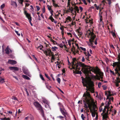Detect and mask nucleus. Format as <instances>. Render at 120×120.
Wrapping results in <instances>:
<instances>
[{
  "label": "nucleus",
  "mask_w": 120,
  "mask_h": 120,
  "mask_svg": "<svg viewBox=\"0 0 120 120\" xmlns=\"http://www.w3.org/2000/svg\"><path fill=\"white\" fill-rule=\"evenodd\" d=\"M72 60V61L71 63L72 68H70L71 69H73L79 70L80 69V67H81L84 69L83 71L84 73L87 74H89V71L92 68V67L86 65L81 62L78 63L76 58H73Z\"/></svg>",
  "instance_id": "nucleus-1"
},
{
  "label": "nucleus",
  "mask_w": 120,
  "mask_h": 120,
  "mask_svg": "<svg viewBox=\"0 0 120 120\" xmlns=\"http://www.w3.org/2000/svg\"><path fill=\"white\" fill-rule=\"evenodd\" d=\"M81 78H83L82 77ZM82 80L83 86L86 87V93L87 91H87L88 90L90 91L92 93H94V85L93 82L91 80L89 81L84 79L83 78L82 79Z\"/></svg>",
  "instance_id": "nucleus-2"
},
{
  "label": "nucleus",
  "mask_w": 120,
  "mask_h": 120,
  "mask_svg": "<svg viewBox=\"0 0 120 120\" xmlns=\"http://www.w3.org/2000/svg\"><path fill=\"white\" fill-rule=\"evenodd\" d=\"M87 93H84L83 95V98L84 99L83 100L84 102V107L86 108H88V102H89L91 105V108L92 105L91 102L93 101V100L90 97V95L89 93L87 91Z\"/></svg>",
  "instance_id": "nucleus-3"
},
{
  "label": "nucleus",
  "mask_w": 120,
  "mask_h": 120,
  "mask_svg": "<svg viewBox=\"0 0 120 120\" xmlns=\"http://www.w3.org/2000/svg\"><path fill=\"white\" fill-rule=\"evenodd\" d=\"M92 71L94 72V73L97 74L96 75V79L99 80L101 81V79H103V73L100 71V70L98 67H97V69H95L94 67H92L90 71H89V74H91V72Z\"/></svg>",
  "instance_id": "nucleus-4"
},
{
  "label": "nucleus",
  "mask_w": 120,
  "mask_h": 120,
  "mask_svg": "<svg viewBox=\"0 0 120 120\" xmlns=\"http://www.w3.org/2000/svg\"><path fill=\"white\" fill-rule=\"evenodd\" d=\"M94 30L92 28H90L89 29L88 31V32H89L88 37L89 38H90L89 39V42L90 43V46H92V48H95L96 47L95 46H94L92 45L93 42L95 38L96 37V36L94 33Z\"/></svg>",
  "instance_id": "nucleus-5"
},
{
  "label": "nucleus",
  "mask_w": 120,
  "mask_h": 120,
  "mask_svg": "<svg viewBox=\"0 0 120 120\" xmlns=\"http://www.w3.org/2000/svg\"><path fill=\"white\" fill-rule=\"evenodd\" d=\"M34 105L37 109L39 110L41 113L42 115L44 118L45 119V117L44 115V111L41 105L38 102H35L34 103Z\"/></svg>",
  "instance_id": "nucleus-6"
},
{
  "label": "nucleus",
  "mask_w": 120,
  "mask_h": 120,
  "mask_svg": "<svg viewBox=\"0 0 120 120\" xmlns=\"http://www.w3.org/2000/svg\"><path fill=\"white\" fill-rule=\"evenodd\" d=\"M93 102L94 103V102ZM88 108L90 109V112L91 113L92 116L93 117H94L95 116V114L96 113L95 108L97 107V106L95 105L94 103V106H93V110H92L91 108V105H90L89 102H88Z\"/></svg>",
  "instance_id": "nucleus-7"
},
{
  "label": "nucleus",
  "mask_w": 120,
  "mask_h": 120,
  "mask_svg": "<svg viewBox=\"0 0 120 120\" xmlns=\"http://www.w3.org/2000/svg\"><path fill=\"white\" fill-rule=\"evenodd\" d=\"M110 108L109 106L108 108H107V110L106 112L105 113L102 115V118L103 119H105V120H107V119L108 117V112L109 111V109Z\"/></svg>",
  "instance_id": "nucleus-8"
},
{
  "label": "nucleus",
  "mask_w": 120,
  "mask_h": 120,
  "mask_svg": "<svg viewBox=\"0 0 120 120\" xmlns=\"http://www.w3.org/2000/svg\"><path fill=\"white\" fill-rule=\"evenodd\" d=\"M60 111L63 115H66L68 117L69 116V114L67 112L64 108H61Z\"/></svg>",
  "instance_id": "nucleus-9"
},
{
  "label": "nucleus",
  "mask_w": 120,
  "mask_h": 120,
  "mask_svg": "<svg viewBox=\"0 0 120 120\" xmlns=\"http://www.w3.org/2000/svg\"><path fill=\"white\" fill-rule=\"evenodd\" d=\"M47 54H45L47 56H54L53 52H52L51 49H47Z\"/></svg>",
  "instance_id": "nucleus-10"
},
{
  "label": "nucleus",
  "mask_w": 120,
  "mask_h": 120,
  "mask_svg": "<svg viewBox=\"0 0 120 120\" xmlns=\"http://www.w3.org/2000/svg\"><path fill=\"white\" fill-rule=\"evenodd\" d=\"M24 13L29 21L32 20V17L30 14L27 13L26 11L24 10Z\"/></svg>",
  "instance_id": "nucleus-11"
},
{
  "label": "nucleus",
  "mask_w": 120,
  "mask_h": 120,
  "mask_svg": "<svg viewBox=\"0 0 120 120\" xmlns=\"http://www.w3.org/2000/svg\"><path fill=\"white\" fill-rule=\"evenodd\" d=\"M43 48V46L41 45L40 44V46H38L37 48V49H38L39 48L40 49V50H42V51L45 54H47V49L45 50H44L43 49H42V48Z\"/></svg>",
  "instance_id": "nucleus-12"
},
{
  "label": "nucleus",
  "mask_w": 120,
  "mask_h": 120,
  "mask_svg": "<svg viewBox=\"0 0 120 120\" xmlns=\"http://www.w3.org/2000/svg\"><path fill=\"white\" fill-rule=\"evenodd\" d=\"M23 73L29 76V73L28 70L27 69L24 68L23 69Z\"/></svg>",
  "instance_id": "nucleus-13"
},
{
  "label": "nucleus",
  "mask_w": 120,
  "mask_h": 120,
  "mask_svg": "<svg viewBox=\"0 0 120 120\" xmlns=\"http://www.w3.org/2000/svg\"><path fill=\"white\" fill-rule=\"evenodd\" d=\"M110 105V104L109 102H108L107 103V104L105 106L104 108L103 111V113H105V112L106 111V109H107V108H108L109 107Z\"/></svg>",
  "instance_id": "nucleus-14"
},
{
  "label": "nucleus",
  "mask_w": 120,
  "mask_h": 120,
  "mask_svg": "<svg viewBox=\"0 0 120 120\" xmlns=\"http://www.w3.org/2000/svg\"><path fill=\"white\" fill-rule=\"evenodd\" d=\"M9 68L11 70H14L15 71H18L19 70V68L17 67H11Z\"/></svg>",
  "instance_id": "nucleus-15"
},
{
  "label": "nucleus",
  "mask_w": 120,
  "mask_h": 120,
  "mask_svg": "<svg viewBox=\"0 0 120 120\" xmlns=\"http://www.w3.org/2000/svg\"><path fill=\"white\" fill-rule=\"evenodd\" d=\"M9 68L11 70H14L15 71H18L19 70V68L17 67H11Z\"/></svg>",
  "instance_id": "nucleus-16"
},
{
  "label": "nucleus",
  "mask_w": 120,
  "mask_h": 120,
  "mask_svg": "<svg viewBox=\"0 0 120 120\" xmlns=\"http://www.w3.org/2000/svg\"><path fill=\"white\" fill-rule=\"evenodd\" d=\"M8 62L9 64H15L17 63L16 61L11 60H9L8 61Z\"/></svg>",
  "instance_id": "nucleus-17"
},
{
  "label": "nucleus",
  "mask_w": 120,
  "mask_h": 120,
  "mask_svg": "<svg viewBox=\"0 0 120 120\" xmlns=\"http://www.w3.org/2000/svg\"><path fill=\"white\" fill-rule=\"evenodd\" d=\"M11 5L14 6V8H16L17 6V3L13 1H11Z\"/></svg>",
  "instance_id": "nucleus-18"
},
{
  "label": "nucleus",
  "mask_w": 120,
  "mask_h": 120,
  "mask_svg": "<svg viewBox=\"0 0 120 120\" xmlns=\"http://www.w3.org/2000/svg\"><path fill=\"white\" fill-rule=\"evenodd\" d=\"M79 9V8L76 5H75L74 7V10H75L74 11V13L75 14V16L76 15V11L78 9Z\"/></svg>",
  "instance_id": "nucleus-19"
},
{
  "label": "nucleus",
  "mask_w": 120,
  "mask_h": 120,
  "mask_svg": "<svg viewBox=\"0 0 120 120\" xmlns=\"http://www.w3.org/2000/svg\"><path fill=\"white\" fill-rule=\"evenodd\" d=\"M10 50L11 51V52L12 51L11 50V49L9 48L8 46L7 47L6 49L5 50V51H6V54H9L10 52L9 50Z\"/></svg>",
  "instance_id": "nucleus-20"
},
{
  "label": "nucleus",
  "mask_w": 120,
  "mask_h": 120,
  "mask_svg": "<svg viewBox=\"0 0 120 120\" xmlns=\"http://www.w3.org/2000/svg\"><path fill=\"white\" fill-rule=\"evenodd\" d=\"M78 70H75V71H73V73L75 74H81L82 73L81 71H78Z\"/></svg>",
  "instance_id": "nucleus-21"
},
{
  "label": "nucleus",
  "mask_w": 120,
  "mask_h": 120,
  "mask_svg": "<svg viewBox=\"0 0 120 120\" xmlns=\"http://www.w3.org/2000/svg\"><path fill=\"white\" fill-rule=\"evenodd\" d=\"M49 19L51 20V21L52 22H54L55 24L57 22L53 18L52 16H50L49 17Z\"/></svg>",
  "instance_id": "nucleus-22"
},
{
  "label": "nucleus",
  "mask_w": 120,
  "mask_h": 120,
  "mask_svg": "<svg viewBox=\"0 0 120 120\" xmlns=\"http://www.w3.org/2000/svg\"><path fill=\"white\" fill-rule=\"evenodd\" d=\"M119 63V62H117V65L115 69H117L118 70L120 71V64Z\"/></svg>",
  "instance_id": "nucleus-23"
},
{
  "label": "nucleus",
  "mask_w": 120,
  "mask_h": 120,
  "mask_svg": "<svg viewBox=\"0 0 120 120\" xmlns=\"http://www.w3.org/2000/svg\"><path fill=\"white\" fill-rule=\"evenodd\" d=\"M115 71H116L115 72V74H117L118 76H120V73L119 72L120 71H119L117 69H115Z\"/></svg>",
  "instance_id": "nucleus-24"
},
{
  "label": "nucleus",
  "mask_w": 120,
  "mask_h": 120,
  "mask_svg": "<svg viewBox=\"0 0 120 120\" xmlns=\"http://www.w3.org/2000/svg\"><path fill=\"white\" fill-rule=\"evenodd\" d=\"M4 79V78H2L1 77H0V84L2 83L5 82Z\"/></svg>",
  "instance_id": "nucleus-25"
},
{
  "label": "nucleus",
  "mask_w": 120,
  "mask_h": 120,
  "mask_svg": "<svg viewBox=\"0 0 120 120\" xmlns=\"http://www.w3.org/2000/svg\"><path fill=\"white\" fill-rule=\"evenodd\" d=\"M22 77L26 79L27 80H30V78L28 77L26 75H22Z\"/></svg>",
  "instance_id": "nucleus-26"
},
{
  "label": "nucleus",
  "mask_w": 120,
  "mask_h": 120,
  "mask_svg": "<svg viewBox=\"0 0 120 120\" xmlns=\"http://www.w3.org/2000/svg\"><path fill=\"white\" fill-rule=\"evenodd\" d=\"M58 104L60 107V109L61 108L62 109V108H64L62 104L60 102L58 103Z\"/></svg>",
  "instance_id": "nucleus-27"
},
{
  "label": "nucleus",
  "mask_w": 120,
  "mask_h": 120,
  "mask_svg": "<svg viewBox=\"0 0 120 120\" xmlns=\"http://www.w3.org/2000/svg\"><path fill=\"white\" fill-rule=\"evenodd\" d=\"M107 92L108 93V94L107 96V99H108V97H110L112 95L111 94V92L110 91H108Z\"/></svg>",
  "instance_id": "nucleus-28"
},
{
  "label": "nucleus",
  "mask_w": 120,
  "mask_h": 120,
  "mask_svg": "<svg viewBox=\"0 0 120 120\" xmlns=\"http://www.w3.org/2000/svg\"><path fill=\"white\" fill-rule=\"evenodd\" d=\"M42 102L45 104H46L48 106H49V103L45 99H43L42 101Z\"/></svg>",
  "instance_id": "nucleus-29"
},
{
  "label": "nucleus",
  "mask_w": 120,
  "mask_h": 120,
  "mask_svg": "<svg viewBox=\"0 0 120 120\" xmlns=\"http://www.w3.org/2000/svg\"><path fill=\"white\" fill-rule=\"evenodd\" d=\"M109 97H108V99H109V101L108 102H109L110 104H111V103L110 102V101L111 100H112V101H113V97H111L109 98Z\"/></svg>",
  "instance_id": "nucleus-30"
},
{
  "label": "nucleus",
  "mask_w": 120,
  "mask_h": 120,
  "mask_svg": "<svg viewBox=\"0 0 120 120\" xmlns=\"http://www.w3.org/2000/svg\"><path fill=\"white\" fill-rule=\"evenodd\" d=\"M105 0H103L102 1V2H105ZM107 0L108 1V3L109 5H110L111 3V0Z\"/></svg>",
  "instance_id": "nucleus-31"
},
{
  "label": "nucleus",
  "mask_w": 120,
  "mask_h": 120,
  "mask_svg": "<svg viewBox=\"0 0 120 120\" xmlns=\"http://www.w3.org/2000/svg\"><path fill=\"white\" fill-rule=\"evenodd\" d=\"M46 84V87L49 89V90H50V91H51L52 92V91L51 90H50V88H51V86H49V85H48H48H47V84Z\"/></svg>",
  "instance_id": "nucleus-32"
},
{
  "label": "nucleus",
  "mask_w": 120,
  "mask_h": 120,
  "mask_svg": "<svg viewBox=\"0 0 120 120\" xmlns=\"http://www.w3.org/2000/svg\"><path fill=\"white\" fill-rule=\"evenodd\" d=\"M51 49H52V51H56V49H58V48L56 46H54V47H52Z\"/></svg>",
  "instance_id": "nucleus-33"
},
{
  "label": "nucleus",
  "mask_w": 120,
  "mask_h": 120,
  "mask_svg": "<svg viewBox=\"0 0 120 120\" xmlns=\"http://www.w3.org/2000/svg\"><path fill=\"white\" fill-rule=\"evenodd\" d=\"M100 11H101V10H100V12H99V15L100 17V21L101 22L102 20V16L101 15V14L100 13Z\"/></svg>",
  "instance_id": "nucleus-34"
},
{
  "label": "nucleus",
  "mask_w": 120,
  "mask_h": 120,
  "mask_svg": "<svg viewBox=\"0 0 120 120\" xmlns=\"http://www.w3.org/2000/svg\"><path fill=\"white\" fill-rule=\"evenodd\" d=\"M66 21L69 20L70 21H71L72 19L70 16H68L66 19Z\"/></svg>",
  "instance_id": "nucleus-35"
},
{
  "label": "nucleus",
  "mask_w": 120,
  "mask_h": 120,
  "mask_svg": "<svg viewBox=\"0 0 120 120\" xmlns=\"http://www.w3.org/2000/svg\"><path fill=\"white\" fill-rule=\"evenodd\" d=\"M50 40L52 42L54 45H55L56 44H57V43L56 42V41H54L53 40L52 38H51V39H50Z\"/></svg>",
  "instance_id": "nucleus-36"
},
{
  "label": "nucleus",
  "mask_w": 120,
  "mask_h": 120,
  "mask_svg": "<svg viewBox=\"0 0 120 120\" xmlns=\"http://www.w3.org/2000/svg\"><path fill=\"white\" fill-rule=\"evenodd\" d=\"M99 95V96L98 98L101 100L103 98L102 94H100Z\"/></svg>",
  "instance_id": "nucleus-37"
},
{
  "label": "nucleus",
  "mask_w": 120,
  "mask_h": 120,
  "mask_svg": "<svg viewBox=\"0 0 120 120\" xmlns=\"http://www.w3.org/2000/svg\"><path fill=\"white\" fill-rule=\"evenodd\" d=\"M40 78L43 81H45V80L44 79V78L43 77L42 75L41 74H40Z\"/></svg>",
  "instance_id": "nucleus-38"
},
{
  "label": "nucleus",
  "mask_w": 120,
  "mask_h": 120,
  "mask_svg": "<svg viewBox=\"0 0 120 120\" xmlns=\"http://www.w3.org/2000/svg\"><path fill=\"white\" fill-rule=\"evenodd\" d=\"M69 10L71 13H72L73 14H75L74 13H72V12L74 11V9H71L70 7L69 8Z\"/></svg>",
  "instance_id": "nucleus-39"
},
{
  "label": "nucleus",
  "mask_w": 120,
  "mask_h": 120,
  "mask_svg": "<svg viewBox=\"0 0 120 120\" xmlns=\"http://www.w3.org/2000/svg\"><path fill=\"white\" fill-rule=\"evenodd\" d=\"M45 76L47 78V79H48L49 80H50V78L48 76V75L47 74L45 73Z\"/></svg>",
  "instance_id": "nucleus-40"
},
{
  "label": "nucleus",
  "mask_w": 120,
  "mask_h": 120,
  "mask_svg": "<svg viewBox=\"0 0 120 120\" xmlns=\"http://www.w3.org/2000/svg\"><path fill=\"white\" fill-rule=\"evenodd\" d=\"M2 120H10V119L9 118H6L5 117L4 118H3L1 119Z\"/></svg>",
  "instance_id": "nucleus-41"
},
{
  "label": "nucleus",
  "mask_w": 120,
  "mask_h": 120,
  "mask_svg": "<svg viewBox=\"0 0 120 120\" xmlns=\"http://www.w3.org/2000/svg\"><path fill=\"white\" fill-rule=\"evenodd\" d=\"M29 118L31 120H34V118L33 116L30 115L29 117Z\"/></svg>",
  "instance_id": "nucleus-42"
},
{
  "label": "nucleus",
  "mask_w": 120,
  "mask_h": 120,
  "mask_svg": "<svg viewBox=\"0 0 120 120\" xmlns=\"http://www.w3.org/2000/svg\"><path fill=\"white\" fill-rule=\"evenodd\" d=\"M81 117L83 120H84V119L85 118V117L84 116L83 114H82L81 116Z\"/></svg>",
  "instance_id": "nucleus-43"
},
{
  "label": "nucleus",
  "mask_w": 120,
  "mask_h": 120,
  "mask_svg": "<svg viewBox=\"0 0 120 120\" xmlns=\"http://www.w3.org/2000/svg\"><path fill=\"white\" fill-rule=\"evenodd\" d=\"M88 21V22H87V21H86V23H88L89 22H90V24L91 23L92 24L93 23L92 21L91 20L89 19V20H87V21Z\"/></svg>",
  "instance_id": "nucleus-44"
},
{
  "label": "nucleus",
  "mask_w": 120,
  "mask_h": 120,
  "mask_svg": "<svg viewBox=\"0 0 120 120\" xmlns=\"http://www.w3.org/2000/svg\"><path fill=\"white\" fill-rule=\"evenodd\" d=\"M75 47H74V46L73 45V48H72L71 49V51L72 52H73L74 51H75Z\"/></svg>",
  "instance_id": "nucleus-45"
},
{
  "label": "nucleus",
  "mask_w": 120,
  "mask_h": 120,
  "mask_svg": "<svg viewBox=\"0 0 120 120\" xmlns=\"http://www.w3.org/2000/svg\"><path fill=\"white\" fill-rule=\"evenodd\" d=\"M117 65V62H115L113 63L112 66L113 67H114Z\"/></svg>",
  "instance_id": "nucleus-46"
},
{
  "label": "nucleus",
  "mask_w": 120,
  "mask_h": 120,
  "mask_svg": "<svg viewBox=\"0 0 120 120\" xmlns=\"http://www.w3.org/2000/svg\"><path fill=\"white\" fill-rule=\"evenodd\" d=\"M57 118H59L61 119L62 120L64 118V117L62 116H60L57 117Z\"/></svg>",
  "instance_id": "nucleus-47"
},
{
  "label": "nucleus",
  "mask_w": 120,
  "mask_h": 120,
  "mask_svg": "<svg viewBox=\"0 0 120 120\" xmlns=\"http://www.w3.org/2000/svg\"><path fill=\"white\" fill-rule=\"evenodd\" d=\"M78 31V35L79 36V35H80V36L82 35V33L81 32H79V31Z\"/></svg>",
  "instance_id": "nucleus-48"
},
{
  "label": "nucleus",
  "mask_w": 120,
  "mask_h": 120,
  "mask_svg": "<svg viewBox=\"0 0 120 120\" xmlns=\"http://www.w3.org/2000/svg\"><path fill=\"white\" fill-rule=\"evenodd\" d=\"M5 5L4 4H3L1 6V9H3L5 7Z\"/></svg>",
  "instance_id": "nucleus-49"
},
{
  "label": "nucleus",
  "mask_w": 120,
  "mask_h": 120,
  "mask_svg": "<svg viewBox=\"0 0 120 120\" xmlns=\"http://www.w3.org/2000/svg\"><path fill=\"white\" fill-rule=\"evenodd\" d=\"M57 82H58V83H60V78H58L57 79Z\"/></svg>",
  "instance_id": "nucleus-50"
},
{
  "label": "nucleus",
  "mask_w": 120,
  "mask_h": 120,
  "mask_svg": "<svg viewBox=\"0 0 120 120\" xmlns=\"http://www.w3.org/2000/svg\"><path fill=\"white\" fill-rule=\"evenodd\" d=\"M53 6L55 7H59L58 5L57 4H55V3L53 4Z\"/></svg>",
  "instance_id": "nucleus-51"
},
{
  "label": "nucleus",
  "mask_w": 120,
  "mask_h": 120,
  "mask_svg": "<svg viewBox=\"0 0 120 120\" xmlns=\"http://www.w3.org/2000/svg\"><path fill=\"white\" fill-rule=\"evenodd\" d=\"M80 48L82 50H83L84 51H85L86 50V49L85 48H83L81 47H80Z\"/></svg>",
  "instance_id": "nucleus-52"
},
{
  "label": "nucleus",
  "mask_w": 120,
  "mask_h": 120,
  "mask_svg": "<svg viewBox=\"0 0 120 120\" xmlns=\"http://www.w3.org/2000/svg\"><path fill=\"white\" fill-rule=\"evenodd\" d=\"M71 40H70L68 41V44L70 46L71 45Z\"/></svg>",
  "instance_id": "nucleus-53"
},
{
  "label": "nucleus",
  "mask_w": 120,
  "mask_h": 120,
  "mask_svg": "<svg viewBox=\"0 0 120 120\" xmlns=\"http://www.w3.org/2000/svg\"><path fill=\"white\" fill-rule=\"evenodd\" d=\"M25 90L26 91V94H27V95L28 96L29 95V93L27 91V89L26 88H25Z\"/></svg>",
  "instance_id": "nucleus-54"
},
{
  "label": "nucleus",
  "mask_w": 120,
  "mask_h": 120,
  "mask_svg": "<svg viewBox=\"0 0 120 120\" xmlns=\"http://www.w3.org/2000/svg\"><path fill=\"white\" fill-rule=\"evenodd\" d=\"M70 2H68L67 7H69H69H70Z\"/></svg>",
  "instance_id": "nucleus-55"
},
{
  "label": "nucleus",
  "mask_w": 120,
  "mask_h": 120,
  "mask_svg": "<svg viewBox=\"0 0 120 120\" xmlns=\"http://www.w3.org/2000/svg\"><path fill=\"white\" fill-rule=\"evenodd\" d=\"M101 84V83L100 82H99L98 84V87L100 88Z\"/></svg>",
  "instance_id": "nucleus-56"
},
{
  "label": "nucleus",
  "mask_w": 120,
  "mask_h": 120,
  "mask_svg": "<svg viewBox=\"0 0 120 120\" xmlns=\"http://www.w3.org/2000/svg\"><path fill=\"white\" fill-rule=\"evenodd\" d=\"M82 1L83 2V3L86 5H87V3H86L85 0H82Z\"/></svg>",
  "instance_id": "nucleus-57"
},
{
  "label": "nucleus",
  "mask_w": 120,
  "mask_h": 120,
  "mask_svg": "<svg viewBox=\"0 0 120 120\" xmlns=\"http://www.w3.org/2000/svg\"><path fill=\"white\" fill-rule=\"evenodd\" d=\"M110 72L112 73V74L113 75H115V73L114 72V71H112L111 70H110Z\"/></svg>",
  "instance_id": "nucleus-58"
},
{
  "label": "nucleus",
  "mask_w": 120,
  "mask_h": 120,
  "mask_svg": "<svg viewBox=\"0 0 120 120\" xmlns=\"http://www.w3.org/2000/svg\"><path fill=\"white\" fill-rule=\"evenodd\" d=\"M15 32L16 33L17 35L19 36H20V34L18 33V31L15 30Z\"/></svg>",
  "instance_id": "nucleus-59"
},
{
  "label": "nucleus",
  "mask_w": 120,
  "mask_h": 120,
  "mask_svg": "<svg viewBox=\"0 0 120 120\" xmlns=\"http://www.w3.org/2000/svg\"><path fill=\"white\" fill-rule=\"evenodd\" d=\"M47 6L48 7V9L50 11V10H51V7L49 5H47Z\"/></svg>",
  "instance_id": "nucleus-60"
},
{
  "label": "nucleus",
  "mask_w": 120,
  "mask_h": 120,
  "mask_svg": "<svg viewBox=\"0 0 120 120\" xmlns=\"http://www.w3.org/2000/svg\"><path fill=\"white\" fill-rule=\"evenodd\" d=\"M45 11V8L44 7L42 9V12L43 13H44Z\"/></svg>",
  "instance_id": "nucleus-61"
},
{
  "label": "nucleus",
  "mask_w": 120,
  "mask_h": 120,
  "mask_svg": "<svg viewBox=\"0 0 120 120\" xmlns=\"http://www.w3.org/2000/svg\"><path fill=\"white\" fill-rule=\"evenodd\" d=\"M54 56H52L51 60H54L55 59V58L54 57Z\"/></svg>",
  "instance_id": "nucleus-62"
},
{
  "label": "nucleus",
  "mask_w": 120,
  "mask_h": 120,
  "mask_svg": "<svg viewBox=\"0 0 120 120\" xmlns=\"http://www.w3.org/2000/svg\"><path fill=\"white\" fill-rule=\"evenodd\" d=\"M91 56V55L90 54L88 51V53H87V56H88V57H89L90 56Z\"/></svg>",
  "instance_id": "nucleus-63"
},
{
  "label": "nucleus",
  "mask_w": 120,
  "mask_h": 120,
  "mask_svg": "<svg viewBox=\"0 0 120 120\" xmlns=\"http://www.w3.org/2000/svg\"><path fill=\"white\" fill-rule=\"evenodd\" d=\"M36 7L37 10V11H38L40 9V8L38 6H36Z\"/></svg>",
  "instance_id": "nucleus-64"
}]
</instances>
